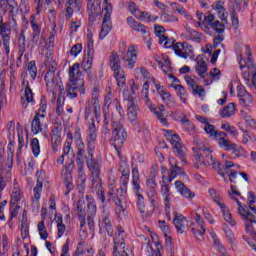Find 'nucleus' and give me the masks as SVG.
I'll list each match as a JSON object with an SVG mask.
<instances>
[{"mask_svg":"<svg viewBox=\"0 0 256 256\" xmlns=\"http://www.w3.org/2000/svg\"><path fill=\"white\" fill-rule=\"evenodd\" d=\"M169 164H170V175L168 177L169 183L173 181V179L177 178V175H183V168L179 167L177 164V159L170 157L169 158Z\"/></svg>","mask_w":256,"mask_h":256,"instance_id":"c756f323","label":"nucleus"},{"mask_svg":"<svg viewBox=\"0 0 256 256\" xmlns=\"http://www.w3.org/2000/svg\"><path fill=\"white\" fill-rule=\"evenodd\" d=\"M61 95L62 94L60 93L56 102V114L58 116L63 115V105H65V96H61Z\"/></svg>","mask_w":256,"mask_h":256,"instance_id":"680f3d73","label":"nucleus"},{"mask_svg":"<svg viewBox=\"0 0 256 256\" xmlns=\"http://www.w3.org/2000/svg\"><path fill=\"white\" fill-rule=\"evenodd\" d=\"M185 223H187V218L183 214L174 212L173 225L178 233H185Z\"/></svg>","mask_w":256,"mask_h":256,"instance_id":"f704fd0d","label":"nucleus"},{"mask_svg":"<svg viewBox=\"0 0 256 256\" xmlns=\"http://www.w3.org/2000/svg\"><path fill=\"white\" fill-rule=\"evenodd\" d=\"M45 119V114L36 113L31 122V132L34 135H39V133H47V124L43 123Z\"/></svg>","mask_w":256,"mask_h":256,"instance_id":"aec40b11","label":"nucleus"},{"mask_svg":"<svg viewBox=\"0 0 256 256\" xmlns=\"http://www.w3.org/2000/svg\"><path fill=\"white\" fill-rule=\"evenodd\" d=\"M21 237L22 239H27L29 237V222H27V214L25 211L22 215V223H21Z\"/></svg>","mask_w":256,"mask_h":256,"instance_id":"de8ad7c7","label":"nucleus"},{"mask_svg":"<svg viewBox=\"0 0 256 256\" xmlns=\"http://www.w3.org/2000/svg\"><path fill=\"white\" fill-rule=\"evenodd\" d=\"M204 27L205 33H209V29H212L217 35H223L225 33V24L219 20H215V16L211 13L204 15Z\"/></svg>","mask_w":256,"mask_h":256,"instance_id":"9b49d317","label":"nucleus"},{"mask_svg":"<svg viewBox=\"0 0 256 256\" xmlns=\"http://www.w3.org/2000/svg\"><path fill=\"white\" fill-rule=\"evenodd\" d=\"M31 149L34 157H39L41 153V145L39 144V139L33 138L31 141Z\"/></svg>","mask_w":256,"mask_h":256,"instance_id":"e2e57ef3","label":"nucleus"},{"mask_svg":"<svg viewBox=\"0 0 256 256\" xmlns=\"http://www.w3.org/2000/svg\"><path fill=\"white\" fill-rule=\"evenodd\" d=\"M235 113H237V106L233 102L229 103L227 106L219 110V115L220 117H222V119L233 117Z\"/></svg>","mask_w":256,"mask_h":256,"instance_id":"e433bc0d","label":"nucleus"},{"mask_svg":"<svg viewBox=\"0 0 256 256\" xmlns=\"http://www.w3.org/2000/svg\"><path fill=\"white\" fill-rule=\"evenodd\" d=\"M156 91L164 101V103L167 105V107H175L177 103L175 102V99L173 96H171V93L166 91L161 84H156Z\"/></svg>","mask_w":256,"mask_h":256,"instance_id":"a878e982","label":"nucleus"},{"mask_svg":"<svg viewBox=\"0 0 256 256\" xmlns=\"http://www.w3.org/2000/svg\"><path fill=\"white\" fill-rule=\"evenodd\" d=\"M194 151V159L200 165H204V167H213L215 171L218 172L221 177H225V172L221 168V162L217 161L216 158L213 157V151L209 148H193Z\"/></svg>","mask_w":256,"mask_h":256,"instance_id":"7ed1b4c3","label":"nucleus"},{"mask_svg":"<svg viewBox=\"0 0 256 256\" xmlns=\"http://www.w3.org/2000/svg\"><path fill=\"white\" fill-rule=\"evenodd\" d=\"M216 141L220 149H224L225 151H233V149H235V143L231 142L229 139L218 138Z\"/></svg>","mask_w":256,"mask_h":256,"instance_id":"a18cd8bd","label":"nucleus"},{"mask_svg":"<svg viewBox=\"0 0 256 256\" xmlns=\"http://www.w3.org/2000/svg\"><path fill=\"white\" fill-rule=\"evenodd\" d=\"M116 206V215L117 217H121V215H125V211H127V204L122 200L120 202H114Z\"/></svg>","mask_w":256,"mask_h":256,"instance_id":"bf43d9fd","label":"nucleus"},{"mask_svg":"<svg viewBox=\"0 0 256 256\" xmlns=\"http://www.w3.org/2000/svg\"><path fill=\"white\" fill-rule=\"evenodd\" d=\"M30 25L32 27V42L37 43L39 41V36L41 35V28L37 24V20H35V16H31Z\"/></svg>","mask_w":256,"mask_h":256,"instance_id":"37998d69","label":"nucleus"},{"mask_svg":"<svg viewBox=\"0 0 256 256\" xmlns=\"http://www.w3.org/2000/svg\"><path fill=\"white\" fill-rule=\"evenodd\" d=\"M170 7L172 10L179 13V15H187V10L177 2L170 3Z\"/></svg>","mask_w":256,"mask_h":256,"instance_id":"774afa93","label":"nucleus"},{"mask_svg":"<svg viewBox=\"0 0 256 256\" xmlns=\"http://www.w3.org/2000/svg\"><path fill=\"white\" fill-rule=\"evenodd\" d=\"M11 27L7 22H1L0 24V36L8 35L11 37Z\"/></svg>","mask_w":256,"mask_h":256,"instance_id":"69168bd1","label":"nucleus"},{"mask_svg":"<svg viewBox=\"0 0 256 256\" xmlns=\"http://www.w3.org/2000/svg\"><path fill=\"white\" fill-rule=\"evenodd\" d=\"M34 191V199L32 201V206L35 207L36 211H39L41 205L39 204V200L41 199V191H43V179L37 180L36 186L33 189Z\"/></svg>","mask_w":256,"mask_h":256,"instance_id":"7c9ffc66","label":"nucleus"},{"mask_svg":"<svg viewBox=\"0 0 256 256\" xmlns=\"http://www.w3.org/2000/svg\"><path fill=\"white\" fill-rule=\"evenodd\" d=\"M173 89L177 91V95L180 97L182 103H187V90L180 84H172Z\"/></svg>","mask_w":256,"mask_h":256,"instance_id":"603ef678","label":"nucleus"},{"mask_svg":"<svg viewBox=\"0 0 256 256\" xmlns=\"http://www.w3.org/2000/svg\"><path fill=\"white\" fill-rule=\"evenodd\" d=\"M11 169H13L12 165H8L7 169L0 170V191H3L6 187L5 179L6 181H11Z\"/></svg>","mask_w":256,"mask_h":256,"instance_id":"a19ab883","label":"nucleus"},{"mask_svg":"<svg viewBox=\"0 0 256 256\" xmlns=\"http://www.w3.org/2000/svg\"><path fill=\"white\" fill-rule=\"evenodd\" d=\"M69 81L76 83L79 86L85 85V81L83 80V73L81 72L79 63H75L69 68Z\"/></svg>","mask_w":256,"mask_h":256,"instance_id":"b1692460","label":"nucleus"},{"mask_svg":"<svg viewBox=\"0 0 256 256\" xmlns=\"http://www.w3.org/2000/svg\"><path fill=\"white\" fill-rule=\"evenodd\" d=\"M109 0H104L105 6L102 11H104V17L102 20V27L100 30V39H105L113 27L111 22V15L113 13V5L108 2Z\"/></svg>","mask_w":256,"mask_h":256,"instance_id":"6e6552de","label":"nucleus"},{"mask_svg":"<svg viewBox=\"0 0 256 256\" xmlns=\"http://www.w3.org/2000/svg\"><path fill=\"white\" fill-rule=\"evenodd\" d=\"M107 195L108 197H110V199H112L114 203L125 201V188L120 187L118 189H115V185L110 184Z\"/></svg>","mask_w":256,"mask_h":256,"instance_id":"393cba45","label":"nucleus"},{"mask_svg":"<svg viewBox=\"0 0 256 256\" xmlns=\"http://www.w3.org/2000/svg\"><path fill=\"white\" fill-rule=\"evenodd\" d=\"M86 143L87 151H95V147L97 145V126H95V122L90 123L88 126Z\"/></svg>","mask_w":256,"mask_h":256,"instance_id":"4be33fe9","label":"nucleus"},{"mask_svg":"<svg viewBox=\"0 0 256 256\" xmlns=\"http://www.w3.org/2000/svg\"><path fill=\"white\" fill-rule=\"evenodd\" d=\"M74 140L77 149H79V155H82L83 149H85V143L83 142V137L81 136V128H75Z\"/></svg>","mask_w":256,"mask_h":256,"instance_id":"c03bdc74","label":"nucleus"},{"mask_svg":"<svg viewBox=\"0 0 256 256\" xmlns=\"http://www.w3.org/2000/svg\"><path fill=\"white\" fill-rule=\"evenodd\" d=\"M73 169H75V166L73 163H69L66 165L62 170V179L63 181H73Z\"/></svg>","mask_w":256,"mask_h":256,"instance_id":"49530a36","label":"nucleus"},{"mask_svg":"<svg viewBox=\"0 0 256 256\" xmlns=\"http://www.w3.org/2000/svg\"><path fill=\"white\" fill-rule=\"evenodd\" d=\"M26 43L27 40L25 39V32L21 31L18 37V53H20V55H25V51L27 49Z\"/></svg>","mask_w":256,"mask_h":256,"instance_id":"8fccbe9b","label":"nucleus"},{"mask_svg":"<svg viewBox=\"0 0 256 256\" xmlns=\"http://www.w3.org/2000/svg\"><path fill=\"white\" fill-rule=\"evenodd\" d=\"M91 191H96V195H97L98 199H100L102 206L106 205V207H107V203H106V199H105V191H103L102 180H96V181L92 182Z\"/></svg>","mask_w":256,"mask_h":256,"instance_id":"2f4dec72","label":"nucleus"},{"mask_svg":"<svg viewBox=\"0 0 256 256\" xmlns=\"http://www.w3.org/2000/svg\"><path fill=\"white\" fill-rule=\"evenodd\" d=\"M208 193L210 197H212L214 203L217 204L218 207H220L223 213V218L226 221V223H228L230 227H235V225H237V222L235 221V219H233V215H231V212L227 210V206H225V203L221 201V196L219 195V193H217V190H215V188H210L208 190Z\"/></svg>","mask_w":256,"mask_h":256,"instance_id":"0eeeda50","label":"nucleus"},{"mask_svg":"<svg viewBox=\"0 0 256 256\" xmlns=\"http://www.w3.org/2000/svg\"><path fill=\"white\" fill-rule=\"evenodd\" d=\"M196 225L191 229V232L193 233L194 237L199 239V237H203L205 235V231H207V228H205V221L201 218V214H196L195 217Z\"/></svg>","mask_w":256,"mask_h":256,"instance_id":"bb28decb","label":"nucleus"},{"mask_svg":"<svg viewBox=\"0 0 256 256\" xmlns=\"http://www.w3.org/2000/svg\"><path fill=\"white\" fill-rule=\"evenodd\" d=\"M117 113H112V136L110 138V144L119 151L121 147L127 141V131L125 130V111L123 108H120L119 103L115 102Z\"/></svg>","mask_w":256,"mask_h":256,"instance_id":"f257e3e1","label":"nucleus"},{"mask_svg":"<svg viewBox=\"0 0 256 256\" xmlns=\"http://www.w3.org/2000/svg\"><path fill=\"white\" fill-rule=\"evenodd\" d=\"M115 102L118 103L120 109H123V107H121V103L119 102V100L117 98H113V94L111 92H109L104 97V107H107V109H109V107L111 106L114 107L115 111L113 113L118 115L119 112H117V106L115 105Z\"/></svg>","mask_w":256,"mask_h":256,"instance_id":"ea45409f","label":"nucleus"},{"mask_svg":"<svg viewBox=\"0 0 256 256\" xmlns=\"http://www.w3.org/2000/svg\"><path fill=\"white\" fill-rule=\"evenodd\" d=\"M81 11V0H69L66 8V19L73 17V11Z\"/></svg>","mask_w":256,"mask_h":256,"instance_id":"58836bf2","label":"nucleus"},{"mask_svg":"<svg viewBox=\"0 0 256 256\" xmlns=\"http://www.w3.org/2000/svg\"><path fill=\"white\" fill-rule=\"evenodd\" d=\"M182 37H184L186 41H194V43H201V41H203V34L190 27H186V32L182 34Z\"/></svg>","mask_w":256,"mask_h":256,"instance_id":"473e14b6","label":"nucleus"},{"mask_svg":"<svg viewBox=\"0 0 256 256\" xmlns=\"http://www.w3.org/2000/svg\"><path fill=\"white\" fill-rule=\"evenodd\" d=\"M154 33L156 37H159V43L160 45H163V43L167 40V36H165V28L161 25H155L154 26Z\"/></svg>","mask_w":256,"mask_h":256,"instance_id":"864d4df0","label":"nucleus"},{"mask_svg":"<svg viewBox=\"0 0 256 256\" xmlns=\"http://www.w3.org/2000/svg\"><path fill=\"white\" fill-rule=\"evenodd\" d=\"M204 131L209 135V137H213V139H217L218 130L215 128L214 125L207 124L204 126Z\"/></svg>","mask_w":256,"mask_h":256,"instance_id":"0e129e2a","label":"nucleus"},{"mask_svg":"<svg viewBox=\"0 0 256 256\" xmlns=\"http://www.w3.org/2000/svg\"><path fill=\"white\" fill-rule=\"evenodd\" d=\"M87 13H88V25L93 27V23L97 21V17L101 15V0H88L87 3Z\"/></svg>","mask_w":256,"mask_h":256,"instance_id":"dca6fc26","label":"nucleus"},{"mask_svg":"<svg viewBox=\"0 0 256 256\" xmlns=\"http://www.w3.org/2000/svg\"><path fill=\"white\" fill-rule=\"evenodd\" d=\"M118 233L115 235L114 241V256H129V249L125 247V230L123 227H117Z\"/></svg>","mask_w":256,"mask_h":256,"instance_id":"9d476101","label":"nucleus"},{"mask_svg":"<svg viewBox=\"0 0 256 256\" xmlns=\"http://www.w3.org/2000/svg\"><path fill=\"white\" fill-rule=\"evenodd\" d=\"M132 30L136 31V33H142V37L145 38H148L151 35V32H149V28L139 22L132 28Z\"/></svg>","mask_w":256,"mask_h":256,"instance_id":"5fc2aeb1","label":"nucleus"},{"mask_svg":"<svg viewBox=\"0 0 256 256\" xmlns=\"http://www.w3.org/2000/svg\"><path fill=\"white\" fill-rule=\"evenodd\" d=\"M20 209L21 206H19V204H10V219L8 221L10 229L13 227V219L19 215Z\"/></svg>","mask_w":256,"mask_h":256,"instance_id":"3c124183","label":"nucleus"},{"mask_svg":"<svg viewBox=\"0 0 256 256\" xmlns=\"http://www.w3.org/2000/svg\"><path fill=\"white\" fill-rule=\"evenodd\" d=\"M93 153H95V151H87L86 164L89 171L92 173V182L101 181V158L95 159Z\"/></svg>","mask_w":256,"mask_h":256,"instance_id":"1a4fd4ad","label":"nucleus"},{"mask_svg":"<svg viewBox=\"0 0 256 256\" xmlns=\"http://www.w3.org/2000/svg\"><path fill=\"white\" fill-rule=\"evenodd\" d=\"M206 79H212L213 81H219L221 79V70L219 68H212L209 73L206 74Z\"/></svg>","mask_w":256,"mask_h":256,"instance_id":"4d7b16f0","label":"nucleus"},{"mask_svg":"<svg viewBox=\"0 0 256 256\" xmlns=\"http://www.w3.org/2000/svg\"><path fill=\"white\" fill-rule=\"evenodd\" d=\"M45 65L48 69L45 74L47 91L52 93L53 99H57V90L60 91V95H62L63 91H65V87H63L61 78L55 74V71L57 70V64L55 61L49 62V60H45Z\"/></svg>","mask_w":256,"mask_h":256,"instance_id":"f03ea898","label":"nucleus"},{"mask_svg":"<svg viewBox=\"0 0 256 256\" xmlns=\"http://www.w3.org/2000/svg\"><path fill=\"white\" fill-rule=\"evenodd\" d=\"M175 187L182 197H185L186 199H193V197H195V194L191 192V190L187 188V186H185V184H183V182L180 180L175 182Z\"/></svg>","mask_w":256,"mask_h":256,"instance_id":"4c0bfd02","label":"nucleus"},{"mask_svg":"<svg viewBox=\"0 0 256 256\" xmlns=\"http://www.w3.org/2000/svg\"><path fill=\"white\" fill-rule=\"evenodd\" d=\"M56 223L58 229V237H61L64 233H66L67 227L65 226V224H63L62 217H58Z\"/></svg>","mask_w":256,"mask_h":256,"instance_id":"338daca9","label":"nucleus"},{"mask_svg":"<svg viewBox=\"0 0 256 256\" xmlns=\"http://www.w3.org/2000/svg\"><path fill=\"white\" fill-rule=\"evenodd\" d=\"M141 180L139 178V170L133 169L132 170V185H133V191H135L137 197H138V209L142 215H145V203L143 202V195L139 193L141 189Z\"/></svg>","mask_w":256,"mask_h":256,"instance_id":"4468645a","label":"nucleus"},{"mask_svg":"<svg viewBox=\"0 0 256 256\" xmlns=\"http://www.w3.org/2000/svg\"><path fill=\"white\" fill-rule=\"evenodd\" d=\"M21 199H23V194H21V189L19 186H16L12 191L10 205H19V201H21Z\"/></svg>","mask_w":256,"mask_h":256,"instance_id":"09e8293b","label":"nucleus"},{"mask_svg":"<svg viewBox=\"0 0 256 256\" xmlns=\"http://www.w3.org/2000/svg\"><path fill=\"white\" fill-rule=\"evenodd\" d=\"M100 90L98 86L92 88V97L86 102L85 118L89 117H101V103L99 102Z\"/></svg>","mask_w":256,"mask_h":256,"instance_id":"20e7f679","label":"nucleus"},{"mask_svg":"<svg viewBox=\"0 0 256 256\" xmlns=\"http://www.w3.org/2000/svg\"><path fill=\"white\" fill-rule=\"evenodd\" d=\"M100 231H106L109 237H113V224L111 223V210L107 205L102 206V217L99 221Z\"/></svg>","mask_w":256,"mask_h":256,"instance_id":"f8f14e48","label":"nucleus"},{"mask_svg":"<svg viewBox=\"0 0 256 256\" xmlns=\"http://www.w3.org/2000/svg\"><path fill=\"white\" fill-rule=\"evenodd\" d=\"M119 53H121V59L122 63H124V67H127V69H133L137 63V55L139 53L137 45L132 44L128 49H126L125 44H122V49Z\"/></svg>","mask_w":256,"mask_h":256,"instance_id":"423d86ee","label":"nucleus"},{"mask_svg":"<svg viewBox=\"0 0 256 256\" xmlns=\"http://www.w3.org/2000/svg\"><path fill=\"white\" fill-rule=\"evenodd\" d=\"M173 51L175 55L181 57L182 59H187V57H191L193 54V46H191L187 42H178L173 46Z\"/></svg>","mask_w":256,"mask_h":256,"instance_id":"412c9836","label":"nucleus"},{"mask_svg":"<svg viewBox=\"0 0 256 256\" xmlns=\"http://www.w3.org/2000/svg\"><path fill=\"white\" fill-rule=\"evenodd\" d=\"M207 71H208V68H207V62L205 61V57L199 56L196 59L195 72L197 73V75L201 77V79H203L204 85L206 86L213 85V79L207 78Z\"/></svg>","mask_w":256,"mask_h":256,"instance_id":"f3484780","label":"nucleus"},{"mask_svg":"<svg viewBox=\"0 0 256 256\" xmlns=\"http://www.w3.org/2000/svg\"><path fill=\"white\" fill-rule=\"evenodd\" d=\"M172 133L173 131L167 130L168 141L171 143L174 149V153H176V156L180 159V161H182V163H187V156L185 155V151H183V147L179 142V136L177 134Z\"/></svg>","mask_w":256,"mask_h":256,"instance_id":"ddd939ff","label":"nucleus"},{"mask_svg":"<svg viewBox=\"0 0 256 256\" xmlns=\"http://www.w3.org/2000/svg\"><path fill=\"white\" fill-rule=\"evenodd\" d=\"M25 77H27V72H23L21 74V78L23 79L22 85L26 88L24 90V99L27 101V103H33V90H31V87H29V82H25Z\"/></svg>","mask_w":256,"mask_h":256,"instance_id":"79ce46f5","label":"nucleus"},{"mask_svg":"<svg viewBox=\"0 0 256 256\" xmlns=\"http://www.w3.org/2000/svg\"><path fill=\"white\" fill-rule=\"evenodd\" d=\"M75 211L78 215L80 221V227L83 229V226L87 223V213L85 212V201H78L76 204Z\"/></svg>","mask_w":256,"mask_h":256,"instance_id":"72a5a7b5","label":"nucleus"},{"mask_svg":"<svg viewBox=\"0 0 256 256\" xmlns=\"http://www.w3.org/2000/svg\"><path fill=\"white\" fill-rule=\"evenodd\" d=\"M151 113H154L156 119L164 127H169V122L167 121V116L165 115V106L163 104L158 105L157 107L151 108Z\"/></svg>","mask_w":256,"mask_h":256,"instance_id":"cd10ccee","label":"nucleus"},{"mask_svg":"<svg viewBox=\"0 0 256 256\" xmlns=\"http://www.w3.org/2000/svg\"><path fill=\"white\" fill-rule=\"evenodd\" d=\"M127 115H128V119L129 121H131V123H134V121L137 120V113H139V106L137 105V102H135V100L133 98H129L127 100Z\"/></svg>","mask_w":256,"mask_h":256,"instance_id":"c85d7f7f","label":"nucleus"},{"mask_svg":"<svg viewBox=\"0 0 256 256\" xmlns=\"http://www.w3.org/2000/svg\"><path fill=\"white\" fill-rule=\"evenodd\" d=\"M26 71L30 75L31 79L33 80L37 79V64L35 63V61H30L27 64Z\"/></svg>","mask_w":256,"mask_h":256,"instance_id":"6e6d98bb","label":"nucleus"},{"mask_svg":"<svg viewBox=\"0 0 256 256\" xmlns=\"http://www.w3.org/2000/svg\"><path fill=\"white\" fill-rule=\"evenodd\" d=\"M61 133H63V124L56 123L53 126L50 137V145L53 153H57L59 151V147H61Z\"/></svg>","mask_w":256,"mask_h":256,"instance_id":"a211bd4d","label":"nucleus"},{"mask_svg":"<svg viewBox=\"0 0 256 256\" xmlns=\"http://www.w3.org/2000/svg\"><path fill=\"white\" fill-rule=\"evenodd\" d=\"M181 123H182V127H183V129H185V131H188V133H190V134L195 133V124H193V122H191L189 119L183 118L181 120Z\"/></svg>","mask_w":256,"mask_h":256,"instance_id":"13d9d810","label":"nucleus"},{"mask_svg":"<svg viewBox=\"0 0 256 256\" xmlns=\"http://www.w3.org/2000/svg\"><path fill=\"white\" fill-rule=\"evenodd\" d=\"M110 68L114 72V77L117 81L118 87H125L127 79L125 78V72L121 68V58L117 52H112L109 57Z\"/></svg>","mask_w":256,"mask_h":256,"instance_id":"39448f33","label":"nucleus"},{"mask_svg":"<svg viewBox=\"0 0 256 256\" xmlns=\"http://www.w3.org/2000/svg\"><path fill=\"white\" fill-rule=\"evenodd\" d=\"M78 93H81V95H85V85L79 86V84L75 82L68 81L65 87V92H63L62 90V94L66 95L68 99L77 98ZM62 94L61 97H64Z\"/></svg>","mask_w":256,"mask_h":256,"instance_id":"6ab92c4d","label":"nucleus"},{"mask_svg":"<svg viewBox=\"0 0 256 256\" xmlns=\"http://www.w3.org/2000/svg\"><path fill=\"white\" fill-rule=\"evenodd\" d=\"M147 196L153 207L157 205V182L155 176H150L146 181Z\"/></svg>","mask_w":256,"mask_h":256,"instance_id":"5701e85b","label":"nucleus"},{"mask_svg":"<svg viewBox=\"0 0 256 256\" xmlns=\"http://www.w3.org/2000/svg\"><path fill=\"white\" fill-rule=\"evenodd\" d=\"M0 51L9 59V55H11V36H0Z\"/></svg>","mask_w":256,"mask_h":256,"instance_id":"c9c22d12","label":"nucleus"},{"mask_svg":"<svg viewBox=\"0 0 256 256\" xmlns=\"http://www.w3.org/2000/svg\"><path fill=\"white\" fill-rule=\"evenodd\" d=\"M38 232L40 235V239H43V241H47V237H49V233H47V228L45 227L44 221L38 222Z\"/></svg>","mask_w":256,"mask_h":256,"instance_id":"052dcab7","label":"nucleus"},{"mask_svg":"<svg viewBox=\"0 0 256 256\" xmlns=\"http://www.w3.org/2000/svg\"><path fill=\"white\" fill-rule=\"evenodd\" d=\"M87 201V223L91 231H95V216L97 215V202L93 196H86Z\"/></svg>","mask_w":256,"mask_h":256,"instance_id":"2eb2a0df","label":"nucleus"}]
</instances>
